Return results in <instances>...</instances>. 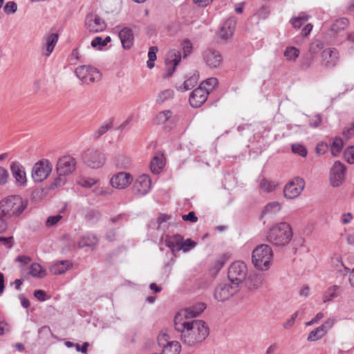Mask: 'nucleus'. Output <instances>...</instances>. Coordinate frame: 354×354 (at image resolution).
<instances>
[{"mask_svg": "<svg viewBox=\"0 0 354 354\" xmlns=\"http://www.w3.org/2000/svg\"><path fill=\"white\" fill-rule=\"evenodd\" d=\"M91 45L93 48L97 47L101 50L104 46L103 39L101 37H96L92 40Z\"/></svg>", "mask_w": 354, "mask_h": 354, "instance_id": "59", "label": "nucleus"}, {"mask_svg": "<svg viewBox=\"0 0 354 354\" xmlns=\"http://www.w3.org/2000/svg\"><path fill=\"white\" fill-rule=\"evenodd\" d=\"M293 232L290 225L281 222L272 225L266 233V240L277 247H283L292 240Z\"/></svg>", "mask_w": 354, "mask_h": 354, "instance_id": "1", "label": "nucleus"}, {"mask_svg": "<svg viewBox=\"0 0 354 354\" xmlns=\"http://www.w3.org/2000/svg\"><path fill=\"white\" fill-rule=\"evenodd\" d=\"M348 25V20L342 17L335 20L331 26V30L334 32H338L344 30Z\"/></svg>", "mask_w": 354, "mask_h": 354, "instance_id": "35", "label": "nucleus"}, {"mask_svg": "<svg viewBox=\"0 0 354 354\" xmlns=\"http://www.w3.org/2000/svg\"><path fill=\"white\" fill-rule=\"evenodd\" d=\"M29 274L33 277L41 279L46 275V270L40 264L34 263L30 267Z\"/></svg>", "mask_w": 354, "mask_h": 354, "instance_id": "31", "label": "nucleus"}, {"mask_svg": "<svg viewBox=\"0 0 354 354\" xmlns=\"http://www.w3.org/2000/svg\"><path fill=\"white\" fill-rule=\"evenodd\" d=\"M9 176L8 171L2 167H0V185H3L8 182Z\"/></svg>", "mask_w": 354, "mask_h": 354, "instance_id": "57", "label": "nucleus"}, {"mask_svg": "<svg viewBox=\"0 0 354 354\" xmlns=\"http://www.w3.org/2000/svg\"><path fill=\"white\" fill-rule=\"evenodd\" d=\"M197 84V80L195 77H191L186 80L183 84L178 87V90L180 91H185L192 89Z\"/></svg>", "mask_w": 354, "mask_h": 354, "instance_id": "45", "label": "nucleus"}, {"mask_svg": "<svg viewBox=\"0 0 354 354\" xmlns=\"http://www.w3.org/2000/svg\"><path fill=\"white\" fill-rule=\"evenodd\" d=\"M354 135V122L348 124L343 130V136L346 139L351 138Z\"/></svg>", "mask_w": 354, "mask_h": 354, "instance_id": "53", "label": "nucleus"}, {"mask_svg": "<svg viewBox=\"0 0 354 354\" xmlns=\"http://www.w3.org/2000/svg\"><path fill=\"white\" fill-rule=\"evenodd\" d=\"M164 163L162 156H154L150 163V169L151 172L154 174H158L162 171Z\"/></svg>", "mask_w": 354, "mask_h": 354, "instance_id": "32", "label": "nucleus"}, {"mask_svg": "<svg viewBox=\"0 0 354 354\" xmlns=\"http://www.w3.org/2000/svg\"><path fill=\"white\" fill-rule=\"evenodd\" d=\"M132 181L133 177L130 174L121 171L112 176L110 183L114 188L123 189L127 187Z\"/></svg>", "mask_w": 354, "mask_h": 354, "instance_id": "17", "label": "nucleus"}, {"mask_svg": "<svg viewBox=\"0 0 354 354\" xmlns=\"http://www.w3.org/2000/svg\"><path fill=\"white\" fill-rule=\"evenodd\" d=\"M344 158L349 164H354V147H348L344 151Z\"/></svg>", "mask_w": 354, "mask_h": 354, "instance_id": "52", "label": "nucleus"}, {"mask_svg": "<svg viewBox=\"0 0 354 354\" xmlns=\"http://www.w3.org/2000/svg\"><path fill=\"white\" fill-rule=\"evenodd\" d=\"M174 325L177 332H207L209 330L205 322L198 319L189 321L188 319H180L177 321L176 317H174Z\"/></svg>", "mask_w": 354, "mask_h": 354, "instance_id": "5", "label": "nucleus"}, {"mask_svg": "<svg viewBox=\"0 0 354 354\" xmlns=\"http://www.w3.org/2000/svg\"><path fill=\"white\" fill-rule=\"evenodd\" d=\"M174 96V91L171 89H166L161 91L156 99V102L159 104L165 102L166 100L172 98Z\"/></svg>", "mask_w": 354, "mask_h": 354, "instance_id": "44", "label": "nucleus"}, {"mask_svg": "<svg viewBox=\"0 0 354 354\" xmlns=\"http://www.w3.org/2000/svg\"><path fill=\"white\" fill-rule=\"evenodd\" d=\"M183 50L184 57H187L189 54H190L192 50V44L191 41L185 40L183 43Z\"/></svg>", "mask_w": 354, "mask_h": 354, "instance_id": "60", "label": "nucleus"}, {"mask_svg": "<svg viewBox=\"0 0 354 354\" xmlns=\"http://www.w3.org/2000/svg\"><path fill=\"white\" fill-rule=\"evenodd\" d=\"M281 209V205L279 202L274 201L269 203L265 207L261 216L267 214H275L279 212Z\"/></svg>", "mask_w": 354, "mask_h": 354, "instance_id": "37", "label": "nucleus"}, {"mask_svg": "<svg viewBox=\"0 0 354 354\" xmlns=\"http://www.w3.org/2000/svg\"><path fill=\"white\" fill-rule=\"evenodd\" d=\"M310 18V16L306 12H301L297 17H292L290 19V23L295 28H299L304 25Z\"/></svg>", "mask_w": 354, "mask_h": 354, "instance_id": "34", "label": "nucleus"}, {"mask_svg": "<svg viewBox=\"0 0 354 354\" xmlns=\"http://www.w3.org/2000/svg\"><path fill=\"white\" fill-rule=\"evenodd\" d=\"M322 121V116L319 114H317L310 118L309 124L311 127L316 128L321 124Z\"/></svg>", "mask_w": 354, "mask_h": 354, "instance_id": "58", "label": "nucleus"}, {"mask_svg": "<svg viewBox=\"0 0 354 354\" xmlns=\"http://www.w3.org/2000/svg\"><path fill=\"white\" fill-rule=\"evenodd\" d=\"M323 65L327 68L335 67L339 61V52L335 48L324 50L321 53Z\"/></svg>", "mask_w": 354, "mask_h": 354, "instance_id": "18", "label": "nucleus"}, {"mask_svg": "<svg viewBox=\"0 0 354 354\" xmlns=\"http://www.w3.org/2000/svg\"><path fill=\"white\" fill-rule=\"evenodd\" d=\"M236 24V21L234 18H230L226 20L218 32L219 37L223 39L230 38L234 34Z\"/></svg>", "mask_w": 354, "mask_h": 354, "instance_id": "24", "label": "nucleus"}, {"mask_svg": "<svg viewBox=\"0 0 354 354\" xmlns=\"http://www.w3.org/2000/svg\"><path fill=\"white\" fill-rule=\"evenodd\" d=\"M151 189V179L147 174L138 176L134 181L132 186V192L135 195L144 196Z\"/></svg>", "mask_w": 354, "mask_h": 354, "instance_id": "15", "label": "nucleus"}, {"mask_svg": "<svg viewBox=\"0 0 354 354\" xmlns=\"http://www.w3.org/2000/svg\"><path fill=\"white\" fill-rule=\"evenodd\" d=\"M75 73L81 81L87 84L97 82L101 78L99 71L91 66H80L76 68Z\"/></svg>", "mask_w": 354, "mask_h": 354, "instance_id": "9", "label": "nucleus"}, {"mask_svg": "<svg viewBox=\"0 0 354 354\" xmlns=\"http://www.w3.org/2000/svg\"><path fill=\"white\" fill-rule=\"evenodd\" d=\"M283 55L287 60L295 61L299 55V50L294 46H289L286 48Z\"/></svg>", "mask_w": 354, "mask_h": 354, "instance_id": "38", "label": "nucleus"}, {"mask_svg": "<svg viewBox=\"0 0 354 354\" xmlns=\"http://www.w3.org/2000/svg\"><path fill=\"white\" fill-rule=\"evenodd\" d=\"M180 59L181 54L180 51L176 50H171L168 53L165 60L167 73L164 76L165 77H168L172 75L176 70V66L180 62Z\"/></svg>", "mask_w": 354, "mask_h": 354, "instance_id": "22", "label": "nucleus"}, {"mask_svg": "<svg viewBox=\"0 0 354 354\" xmlns=\"http://www.w3.org/2000/svg\"><path fill=\"white\" fill-rule=\"evenodd\" d=\"M6 218H8L4 216L1 212L0 213V233L5 232L8 229V224Z\"/></svg>", "mask_w": 354, "mask_h": 354, "instance_id": "62", "label": "nucleus"}, {"mask_svg": "<svg viewBox=\"0 0 354 354\" xmlns=\"http://www.w3.org/2000/svg\"><path fill=\"white\" fill-rule=\"evenodd\" d=\"M206 305L204 303H198L192 307L180 310L177 313L175 317L179 321L180 319H189L199 315L205 309Z\"/></svg>", "mask_w": 354, "mask_h": 354, "instance_id": "19", "label": "nucleus"}, {"mask_svg": "<svg viewBox=\"0 0 354 354\" xmlns=\"http://www.w3.org/2000/svg\"><path fill=\"white\" fill-rule=\"evenodd\" d=\"M119 37L124 49L128 50L133 46L134 35L132 29L129 27L123 28L119 32Z\"/></svg>", "mask_w": 354, "mask_h": 354, "instance_id": "23", "label": "nucleus"}, {"mask_svg": "<svg viewBox=\"0 0 354 354\" xmlns=\"http://www.w3.org/2000/svg\"><path fill=\"white\" fill-rule=\"evenodd\" d=\"M332 262L339 272H342V270L339 268L340 267L343 268L346 272H349V268L344 266L342 261V257L339 254L334 255V257L332 258Z\"/></svg>", "mask_w": 354, "mask_h": 354, "instance_id": "48", "label": "nucleus"}, {"mask_svg": "<svg viewBox=\"0 0 354 354\" xmlns=\"http://www.w3.org/2000/svg\"><path fill=\"white\" fill-rule=\"evenodd\" d=\"M305 315V308H301L297 311H295L291 317L283 323V327L285 329H290L295 324V322L297 318L301 319L304 317Z\"/></svg>", "mask_w": 354, "mask_h": 354, "instance_id": "30", "label": "nucleus"}, {"mask_svg": "<svg viewBox=\"0 0 354 354\" xmlns=\"http://www.w3.org/2000/svg\"><path fill=\"white\" fill-rule=\"evenodd\" d=\"M83 160L88 167L93 169H98L104 165L106 156L100 149L90 148L84 151Z\"/></svg>", "mask_w": 354, "mask_h": 354, "instance_id": "6", "label": "nucleus"}, {"mask_svg": "<svg viewBox=\"0 0 354 354\" xmlns=\"http://www.w3.org/2000/svg\"><path fill=\"white\" fill-rule=\"evenodd\" d=\"M62 218V216L60 214H57L55 216H50L48 217L46 221V225L48 227H51L55 225Z\"/></svg>", "mask_w": 354, "mask_h": 354, "instance_id": "54", "label": "nucleus"}, {"mask_svg": "<svg viewBox=\"0 0 354 354\" xmlns=\"http://www.w3.org/2000/svg\"><path fill=\"white\" fill-rule=\"evenodd\" d=\"M346 167L340 161H335L330 169V180L334 187L340 186L344 180Z\"/></svg>", "mask_w": 354, "mask_h": 354, "instance_id": "12", "label": "nucleus"}, {"mask_svg": "<svg viewBox=\"0 0 354 354\" xmlns=\"http://www.w3.org/2000/svg\"><path fill=\"white\" fill-rule=\"evenodd\" d=\"M97 180L91 178H81L78 180V184L82 187H91L97 183Z\"/></svg>", "mask_w": 354, "mask_h": 354, "instance_id": "51", "label": "nucleus"}, {"mask_svg": "<svg viewBox=\"0 0 354 354\" xmlns=\"http://www.w3.org/2000/svg\"><path fill=\"white\" fill-rule=\"evenodd\" d=\"M182 236L175 234L173 236H167L165 239V245L168 247L173 253L180 251L178 248L180 247Z\"/></svg>", "mask_w": 354, "mask_h": 354, "instance_id": "28", "label": "nucleus"}, {"mask_svg": "<svg viewBox=\"0 0 354 354\" xmlns=\"http://www.w3.org/2000/svg\"><path fill=\"white\" fill-rule=\"evenodd\" d=\"M343 147V140L340 138H334L331 145V153L334 156H337L342 151Z\"/></svg>", "mask_w": 354, "mask_h": 354, "instance_id": "41", "label": "nucleus"}, {"mask_svg": "<svg viewBox=\"0 0 354 354\" xmlns=\"http://www.w3.org/2000/svg\"><path fill=\"white\" fill-rule=\"evenodd\" d=\"M207 337V333H182L181 340L187 346H192L203 342Z\"/></svg>", "mask_w": 354, "mask_h": 354, "instance_id": "25", "label": "nucleus"}, {"mask_svg": "<svg viewBox=\"0 0 354 354\" xmlns=\"http://www.w3.org/2000/svg\"><path fill=\"white\" fill-rule=\"evenodd\" d=\"M339 289L340 287L336 285L329 287L324 294L323 301L326 303L337 297Z\"/></svg>", "mask_w": 354, "mask_h": 354, "instance_id": "33", "label": "nucleus"}, {"mask_svg": "<svg viewBox=\"0 0 354 354\" xmlns=\"http://www.w3.org/2000/svg\"><path fill=\"white\" fill-rule=\"evenodd\" d=\"M97 243L98 239L95 234H86L81 237L78 245L80 248L94 247Z\"/></svg>", "mask_w": 354, "mask_h": 354, "instance_id": "29", "label": "nucleus"}, {"mask_svg": "<svg viewBox=\"0 0 354 354\" xmlns=\"http://www.w3.org/2000/svg\"><path fill=\"white\" fill-rule=\"evenodd\" d=\"M158 49L156 46H151L149 48L148 52L149 60L147 62V66L149 68H152L154 66L153 62L156 59V53Z\"/></svg>", "mask_w": 354, "mask_h": 354, "instance_id": "47", "label": "nucleus"}, {"mask_svg": "<svg viewBox=\"0 0 354 354\" xmlns=\"http://www.w3.org/2000/svg\"><path fill=\"white\" fill-rule=\"evenodd\" d=\"M313 55H310L309 57H306L304 59V62L301 64V69L303 70H306L308 68H309L311 65L313 64Z\"/></svg>", "mask_w": 354, "mask_h": 354, "instance_id": "63", "label": "nucleus"}, {"mask_svg": "<svg viewBox=\"0 0 354 354\" xmlns=\"http://www.w3.org/2000/svg\"><path fill=\"white\" fill-rule=\"evenodd\" d=\"M203 59L210 68H218L223 62L221 53L214 48H207L203 53Z\"/></svg>", "mask_w": 354, "mask_h": 354, "instance_id": "13", "label": "nucleus"}, {"mask_svg": "<svg viewBox=\"0 0 354 354\" xmlns=\"http://www.w3.org/2000/svg\"><path fill=\"white\" fill-rule=\"evenodd\" d=\"M208 95L209 88L203 87V86H199L190 94L189 99L190 105L195 108L200 107L203 103L206 102Z\"/></svg>", "mask_w": 354, "mask_h": 354, "instance_id": "16", "label": "nucleus"}, {"mask_svg": "<svg viewBox=\"0 0 354 354\" xmlns=\"http://www.w3.org/2000/svg\"><path fill=\"white\" fill-rule=\"evenodd\" d=\"M28 202L19 195L8 196L0 201V211L7 217H18L26 209Z\"/></svg>", "mask_w": 354, "mask_h": 354, "instance_id": "2", "label": "nucleus"}, {"mask_svg": "<svg viewBox=\"0 0 354 354\" xmlns=\"http://www.w3.org/2000/svg\"><path fill=\"white\" fill-rule=\"evenodd\" d=\"M248 273L246 265L243 261L232 263L227 272V278L234 285L240 288V284L245 279Z\"/></svg>", "mask_w": 354, "mask_h": 354, "instance_id": "4", "label": "nucleus"}, {"mask_svg": "<svg viewBox=\"0 0 354 354\" xmlns=\"http://www.w3.org/2000/svg\"><path fill=\"white\" fill-rule=\"evenodd\" d=\"M100 218V212L95 209H89L85 214V219L86 221L92 224L96 223Z\"/></svg>", "mask_w": 354, "mask_h": 354, "instance_id": "36", "label": "nucleus"}, {"mask_svg": "<svg viewBox=\"0 0 354 354\" xmlns=\"http://www.w3.org/2000/svg\"><path fill=\"white\" fill-rule=\"evenodd\" d=\"M59 39L57 33H48L43 38V44L41 46L42 55L46 57H49L53 53Z\"/></svg>", "mask_w": 354, "mask_h": 354, "instance_id": "21", "label": "nucleus"}, {"mask_svg": "<svg viewBox=\"0 0 354 354\" xmlns=\"http://www.w3.org/2000/svg\"><path fill=\"white\" fill-rule=\"evenodd\" d=\"M218 84V80L216 77H210L203 82L200 86L209 88V93Z\"/></svg>", "mask_w": 354, "mask_h": 354, "instance_id": "50", "label": "nucleus"}, {"mask_svg": "<svg viewBox=\"0 0 354 354\" xmlns=\"http://www.w3.org/2000/svg\"><path fill=\"white\" fill-rule=\"evenodd\" d=\"M34 296L41 301H46V293L42 290H37L34 292Z\"/></svg>", "mask_w": 354, "mask_h": 354, "instance_id": "64", "label": "nucleus"}, {"mask_svg": "<svg viewBox=\"0 0 354 354\" xmlns=\"http://www.w3.org/2000/svg\"><path fill=\"white\" fill-rule=\"evenodd\" d=\"M113 126L112 122H106L102 124L97 130L93 132V137L94 139H98L101 136L104 135Z\"/></svg>", "mask_w": 354, "mask_h": 354, "instance_id": "40", "label": "nucleus"}, {"mask_svg": "<svg viewBox=\"0 0 354 354\" xmlns=\"http://www.w3.org/2000/svg\"><path fill=\"white\" fill-rule=\"evenodd\" d=\"M84 24L88 31L93 33L102 32L106 28L105 21L97 14L93 12L86 15Z\"/></svg>", "mask_w": 354, "mask_h": 354, "instance_id": "11", "label": "nucleus"}, {"mask_svg": "<svg viewBox=\"0 0 354 354\" xmlns=\"http://www.w3.org/2000/svg\"><path fill=\"white\" fill-rule=\"evenodd\" d=\"M239 290L238 286L230 281L221 282L216 286L214 291V297L218 301H225L232 297Z\"/></svg>", "mask_w": 354, "mask_h": 354, "instance_id": "7", "label": "nucleus"}, {"mask_svg": "<svg viewBox=\"0 0 354 354\" xmlns=\"http://www.w3.org/2000/svg\"><path fill=\"white\" fill-rule=\"evenodd\" d=\"M272 257L271 247L267 244H261L253 250L252 261L257 269L264 271L270 268Z\"/></svg>", "mask_w": 354, "mask_h": 354, "instance_id": "3", "label": "nucleus"}, {"mask_svg": "<svg viewBox=\"0 0 354 354\" xmlns=\"http://www.w3.org/2000/svg\"><path fill=\"white\" fill-rule=\"evenodd\" d=\"M292 151L294 153L298 154L301 157H306L307 156V149L306 147L299 143L292 144L291 146Z\"/></svg>", "mask_w": 354, "mask_h": 354, "instance_id": "46", "label": "nucleus"}, {"mask_svg": "<svg viewBox=\"0 0 354 354\" xmlns=\"http://www.w3.org/2000/svg\"><path fill=\"white\" fill-rule=\"evenodd\" d=\"M10 170L16 185L25 187L27 183V177L24 167L18 162H12L10 164Z\"/></svg>", "mask_w": 354, "mask_h": 354, "instance_id": "20", "label": "nucleus"}, {"mask_svg": "<svg viewBox=\"0 0 354 354\" xmlns=\"http://www.w3.org/2000/svg\"><path fill=\"white\" fill-rule=\"evenodd\" d=\"M4 12L6 14H13L17 10V5L14 1H8L3 8Z\"/></svg>", "mask_w": 354, "mask_h": 354, "instance_id": "55", "label": "nucleus"}, {"mask_svg": "<svg viewBox=\"0 0 354 354\" xmlns=\"http://www.w3.org/2000/svg\"><path fill=\"white\" fill-rule=\"evenodd\" d=\"M72 266L68 260L57 261L50 267V271L53 274H62Z\"/></svg>", "mask_w": 354, "mask_h": 354, "instance_id": "27", "label": "nucleus"}, {"mask_svg": "<svg viewBox=\"0 0 354 354\" xmlns=\"http://www.w3.org/2000/svg\"><path fill=\"white\" fill-rule=\"evenodd\" d=\"M0 243L3 244L6 248H11L14 243V239L12 236H9V237L0 236Z\"/></svg>", "mask_w": 354, "mask_h": 354, "instance_id": "61", "label": "nucleus"}, {"mask_svg": "<svg viewBox=\"0 0 354 354\" xmlns=\"http://www.w3.org/2000/svg\"><path fill=\"white\" fill-rule=\"evenodd\" d=\"M53 166L47 159L37 162L32 169V178L36 183H41L46 179L52 171Z\"/></svg>", "mask_w": 354, "mask_h": 354, "instance_id": "8", "label": "nucleus"}, {"mask_svg": "<svg viewBox=\"0 0 354 354\" xmlns=\"http://www.w3.org/2000/svg\"><path fill=\"white\" fill-rule=\"evenodd\" d=\"M266 282L265 277L262 274H253L249 276L246 283L250 290H257Z\"/></svg>", "mask_w": 354, "mask_h": 354, "instance_id": "26", "label": "nucleus"}, {"mask_svg": "<svg viewBox=\"0 0 354 354\" xmlns=\"http://www.w3.org/2000/svg\"><path fill=\"white\" fill-rule=\"evenodd\" d=\"M305 181L302 178L295 177L289 180L283 188V195L286 198L294 199L297 198L303 192Z\"/></svg>", "mask_w": 354, "mask_h": 354, "instance_id": "10", "label": "nucleus"}, {"mask_svg": "<svg viewBox=\"0 0 354 354\" xmlns=\"http://www.w3.org/2000/svg\"><path fill=\"white\" fill-rule=\"evenodd\" d=\"M93 192L96 196H106L111 194V191L109 188L102 187H96L93 189Z\"/></svg>", "mask_w": 354, "mask_h": 354, "instance_id": "56", "label": "nucleus"}, {"mask_svg": "<svg viewBox=\"0 0 354 354\" xmlns=\"http://www.w3.org/2000/svg\"><path fill=\"white\" fill-rule=\"evenodd\" d=\"M196 245V243L192 241L191 239H183L182 236L180 247L178 248L180 250H183L184 252H187L193 249Z\"/></svg>", "mask_w": 354, "mask_h": 354, "instance_id": "43", "label": "nucleus"}, {"mask_svg": "<svg viewBox=\"0 0 354 354\" xmlns=\"http://www.w3.org/2000/svg\"><path fill=\"white\" fill-rule=\"evenodd\" d=\"M75 166L76 161L74 158L71 156H64L57 161V173L59 175H69L75 171Z\"/></svg>", "mask_w": 354, "mask_h": 354, "instance_id": "14", "label": "nucleus"}, {"mask_svg": "<svg viewBox=\"0 0 354 354\" xmlns=\"http://www.w3.org/2000/svg\"><path fill=\"white\" fill-rule=\"evenodd\" d=\"M335 323V320L334 319H328L322 326L317 328L314 332H326L332 328Z\"/></svg>", "mask_w": 354, "mask_h": 354, "instance_id": "49", "label": "nucleus"}, {"mask_svg": "<svg viewBox=\"0 0 354 354\" xmlns=\"http://www.w3.org/2000/svg\"><path fill=\"white\" fill-rule=\"evenodd\" d=\"M277 186V183L274 181L268 180L267 179L263 178L259 185L261 189L266 192H272L276 187Z\"/></svg>", "mask_w": 354, "mask_h": 354, "instance_id": "42", "label": "nucleus"}, {"mask_svg": "<svg viewBox=\"0 0 354 354\" xmlns=\"http://www.w3.org/2000/svg\"><path fill=\"white\" fill-rule=\"evenodd\" d=\"M172 113L169 110L160 111L155 118V122L157 124H164L171 120Z\"/></svg>", "mask_w": 354, "mask_h": 354, "instance_id": "39", "label": "nucleus"}]
</instances>
